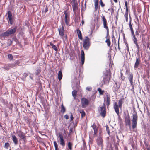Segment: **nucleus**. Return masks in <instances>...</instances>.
<instances>
[{"instance_id":"54","label":"nucleus","mask_w":150,"mask_h":150,"mask_svg":"<svg viewBox=\"0 0 150 150\" xmlns=\"http://www.w3.org/2000/svg\"><path fill=\"white\" fill-rule=\"evenodd\" d=\"M64 117L66 119H68L69 118V116L67 114L64 115Z\"/></svg>"},{"instance_id":"48","label":"nucleus","mask_w":150,"mask_h":150,"mask_svg":"<svg viewBox=\"0 0 150 150\" xmlns=\"http://www.w3.org/2000/svg\"><path fill=\"white\" fill-rule=\"evenodd\" d=\"M91 127H92L93 129L96 128V125L94 123L93 124V125L91 126Z\"/></svg>"},{"instance_id":"50","label":"nucleus","mask_w":150,"mask_h":150,"mask_svg":"<svg viewBox=\"0 0 150 150\" xmlns=\"http://www.w3.org/2000/svg\"><path fill=\"white\" fill-rule=\"evenodd\" d=\"M132 40L134 43L137 42V39L136 38H132Z\"/></svg>"},{"instance_id":"9","label":"nucleus","mask_w":150,"mask_h":150,"mask_svg":"<svg viewBox=\"0 0 150 150\" xmlns=\"http://www.w3.org/2000/svg\"><path fill=\"white\" fill-rule=\"evenodd\" d=\"M100 109H98V110L100 111V115L103 117H104L106 114V108H103L101 107H100Z\"/></svg>"},{"instance_id":"64","label":"nucleus","mask_w":150,"mask_h":150,"mask_svg":"<svg viewBox=\"0 0 150 150\" xmlns=\"http://www.w3.org/2000/svg\"><path fill=\"white\" fill-rule=\"evenodd\" d=\"M135 34L136 35H139V33L137 31H136L135 32Z\"/></svg>"},{"instance_id":"2","label":"nucleus","mask_w":150,"mask_h":150,"mask_svg":"<svg viewBox=\"0 0 150 150\" xmlns=\"http://www.w3.org/2000/svg\"><path fill=\"white\" fill-rule=\"evenodd\" d=\"M103 79L102 82V83H103L104 84H108L111 78V75L110 74L109 72L108 73L107 71H106V73L103 75Z\"/></svg>"},{"instance_id":"35","label":"nucleus","mask_w":150,"mask_h":150,"mask_svg":"<svg viewBox=\"0 0 150 150\" xmlns=\"http://www.w3.org/2000/svg\"><path fill=\"white\" fill-rule=\"evenodd\" d=\"M77 91L76 90H74L72 93V95L73 96H76Z\"/></svg>"},{"instance_id":"52","label":"nucleus","mask_w":150,"mask_h":150,"mask_svg":"<svg viewBox=\"0 0 150 150\" xmlns=\"http://www.w3.org/2000/svg\"><path fill=\"white\" fill-rule=\"evenodd\" d=\"M54 143L55 147V150H56V142L55 141H54Z\"/></svg>"},{"instance_id":"63","label":"nucleus","mask_w":150,"mask_h":150,"mask_svg":"<svg viewBox=\"0 0 150 150\" xmlns=\"http://www.w3.org/2000/svg\"><path fill=\"white\" fill-rule=\"evenodd\" d=\"M74 21H75V23L77 22H78L77 19L76 18H75L74 19Z\"/></svg>"},{"instance_id":"61","label":"nucleus","mask_w":150,"mask_h":150,"mask_svg":"<svg viewBox=\"0 0 150 150\" xmlns=\"http://www.w3.org/2000/svg\"><path fill=\"white\" fill-rule=\"evenodd\" d=\"M129 11V9L128 8H126V12H125L128 13Z\"/></svg>"},{"instance_id":"39","label":"nucleus","mask_w":150,"mask_h":150,"mask_svg":"<svg viewBox=\"0 0 150 150\" xmlns=\"http://www.w3.org/2000/svg\"><path fill=\"white\" fill-rule=\"evenodd\" d=\"M86 90H87L89 91H90L92 90V88L91 87L88 86V87H87L86 88Z\"/></svg>"},{"instance_id":"26","label":"nucleus","mask_w":150,"mask_h":150,"mask_svg":"<svg viewBox=\"0 0 150 150\" xmlns=\"http://www.w3.org/2000/svg\"><path fill=\"white\" fill-rule=\"evenodd\" d=\"M97 90L99 92V94L100 95H103L104 92V90H102V89L100 88H98L97 89Z\"/></svg>"},{"instance_id":"49","label":"nucleus","mask_w":150,"mask_h":150,"mask_svg":"<svg viewBox=\"0 0 150 150\" xmlns=\"http://www.w3.org/2000/svg\"><path fill=\"white\" fill-rule=\"evenodd\" d=\"M134 43L135 44L136 46V47H137V49H139V48H140V47L139 46V45H138V44L137 42Z\"/></svg>"},{"instance_id":"42","label":"nucleus","mask_w":150,"mask_h":150,"mask_svg":"<svg viewBox=\"0 0 150 150\" xmlns=\"http://www.w3.org/2000/svg\"><path fill=\"white\" fill-rule=\"evenodd\" d=\"M139 50L140 48H139V49H137V50L136 52H137V57H140V54H139Z\"/></svg>"},{"instance_id":"1","label":"nucleus","mask_w":150,"mask_h":150,"mask_svg":"<svg viewBox=\"0 0 150 150\" xmlns=\"http://www.w3.org/2000/svg\"><path fill=\"white\" fill-rule=\"evenodd\" d=\"M17 26H15L13 28H9L6 32L1 34V36L3 37H8L11 35L14 34L16 31Z\"/></svg>"},{"instance_id":"46","label":"nucleus","mask_w":150,"mask_h":150,"mask_svg":"<svg viewBox=\"0 0 150 150\" xmlns=\"http://www.w3.org/2000/svg\"><path fill=\"white\" fill-rule=\"evenodd\" d=\"M64 14H65V19L68 18V13H64Z\"/></svg>"},{"instance_id":"13","label":"nucleus","mask_w":150,"mask_h":150,"mask_svg":"<svg viewBox=\"0 0 150 150\" xmlns=\"http://www.w3.org/2000/svg\"><path fill=\"white\" fill-rule=\"evenodd\" d=\"M18 136L23 140H24L25 139V134L21 131H19L18 132Z\"/></svg>"},{"instance_id":"17","label":"nucleus","mask_w":150,"mask_h":150,"mask_svg":"<svg viewBox=\"0 0 150 150\" xmlns=\"http://www.w3.org/2000/svg\"><path fill=\"white\" fill-rule=\"evenodd\" d=\"M72 6L73 11L74 13H75L76 11L78 9V4L77 3H74L72 4Z\"/></svg>"},{"instance_id":"53","label":"nucleus","mask_w":150,"mask_h":150,"mask_svg":"<svg viewBox=\"0 0 150 150\" xmlns=\"http://www.w3.org/2000/svg\"><path fill=\"white\" fill-rule=\"evenodd\" d=\"M130 30L132 35L134 34L133 29H130Z\"/></svg>"},{"instance_id":"31","label":"nucleus","mask_w":150,"mask_h":150,"mask_svg":"<svg viewBox=\"0 0 150 150\" xmlns=\"http://www.w3.org/2000/svg\"><path fill=\"white\" fill-rule=\"evenodd\" d=\"M68 146L69 149L71 150L72 149V144L70 142H69L68 143Z\"/></svg>"},{"instance_id":"8","label":"nucleus","mask_w":150,"mask_h":150,"mask_svg":"<svg viewBox=\"0 0 150 150\" xmlns=\"http://www.w3.org/2000/svg\"><path fill=\"white\" fill-rule=\"evenodd\" d=\"M125 124L126 126L128 125L129 126H130V116L128 113L127 116H126L125 117Z\"/></svg>"},{"instance_id":"4","label":"nucleus","mask_w":150,"mask_h":150,"mask_svg":"<svg viewBox=\"0 0 150 150\" xmlns=\"http://www.w3.org/2000/svg\"><path fill=\"white\" fill-rule=\"evenodd\" d=\"M83 47L85 49L88 50L90 46V39L88 36H86L83 41Z\"/></svg>"},{"instance_id":"51","label":"nucleus","mask_w":150,"mask_h":150,"mask_svg":"<svg viewBox=\"0 0 150 150\" xmlns=\"http://www.w3.org/2000/svg\"><path fill=\"white\" fill-rule=\"evenodd\" d=\"M48 11V8H47V6H46L45 8V10H44L45 13H46V12H47Z\"/></svg>"},{"instance_id":"27","label":"nucleus","mask_w":150,"mask_h":150,"mask_svg":"<svg viewBox=\"0 0 150 150\" xmlns=\"http://www.w3.org/2000/svg\"><path fill=\"white\" fill-rule=\"evenodd\" d=\"M61 112H62V113L63 114L65 112L66 109L63 104L61 105Z\"/></svg>"},{"instance_id":"22","label":"nucleus","mask_w":150,"mask_h":150,"mask_svg":"<svg viewBox=\"0 0 150 150\" xmlns=\"http://www.w3.org/2000/svg\"><path fill=\"white\" fill-rule=\"evenodd\" d=\"M12 140L13 141V142L14 144L16 145H17L18 143V140L16 136L15 135H12Z\"/></svg>"},{"instance_id":"44","label":"nucleus","mask_w":150,"mask_h":150,"mask_svg":"<svg viewBox=\"0 0 150 150\" xmlns=\"http://www.w3.org/2000/svg\"><path fill=\"white\" fill-rule=\"evenodd\" d=\"M69 19L67 18V19H65V22L67 25H68L69 24Z\"/></svg>"},{"instance_id":"18","label":"nucleus","mask_w":150,"mask_h":150,"mask_svg":"<svg viewBox=\"0 0 150 150\" xmlns=\"http://www.w3.org/2000/svg\"><path fill=\"white\" fill-rule=\"evenodd\" d=\"M59 32V34L61 36H63L64 35V28L63 26H62L59 29H58Z\"/></svg>"},{"instance_id":"12","label":"nucleus","mask_w":150,"mask_h":150,"mask_svg":"<svg viewBox=\"0 0 150 150\" xmlns=\"http://www.w3.org/2000/svg\"><path fill=\"white\" fill-rule=\"evenodd\" d=\"M81 103L82 106L87 105L89 103V101L85 98H83L81 99Z\"/></svg>"},{"instance_id":"15","label":"nucleus","mask_w":150,"mask_h":150,"mask_svg":"<svg viewBox=\"0 0 150 150\" xmlns=\"http://www.w3.org/2000/svg\"><path fill=\"white\" fill-rule=\"evenodd\" d=\"M120 88V86L118 85L117 82H115V84L114 85L112 90L114 92H116Z\"/></svg>"},{"instance_id":"10","label":"nucleus","mask_w":150,"mask_h":150,"mask_svg":"<svg viewBox=\"0 0 150 150\" xmlns=\"http://www.w3.org/2000/svg\"><path fill=\"white\" fill-rule=\"evenodd\" d=\"M81 64L83 65L85 62V54L83 50L81 51Z\"/></svg>"},{"instance_id":"7","label":"nucleus","mask_w":150,"mask_h":150,"mask_svg":"<svg viewBox=\"0 0 150 150\" xmlns=\"http://www.w3.org/2000/svg\"><path fill=\"white\" fill-rule=\"evenodd\" d=\"M133 75L132 73H129L128 75V79L129 80L131 86L132 87V89L134 88V85L133 81Z\"/></svg>"},{"instance_id":"62","label":"nucleus","mask_w":150,"mask_h":150,"mask_svg":"<svg viewBox=\"0 0 150 150\" xmlns=\"http://www.w3.org/2000/svg\"><path fill=\"white\" fill-rule=\"evenodd\" d=\"M135 15L136 18L137 19L138 22H139V19H138V16L137 15H136L135 14Z\"/></svg>"},{"instance_id":"59","label":"nucleus","mask_w":150,"mask_h":150,"mask_svg":"<svg viewBox=\"0 0 150 150\" xmlns=\"http://www.w3.org/2000/svg\"><path fill=\"white\" fill-rule=\"evenodd\" d=\"M100 107L103 108H106V105L105 103H103V106Z\"/></svg>"},{"instance_id":"29","label":"nucleus","mask_w":150,"mask_h":150,"mask_svg":"<svg viewBox=\"0 0 150 150\" xmlns=\"http://www.w3.org/2000/svg\"><path fill=\"white\" fill-rule=\"evenodd\" d=\"M118 106L120 108H121L122 107V100L121 99L119 100L118 101Z\"/></svg>"},{"instance_id":"58","label":"nucleus","mask_w":150,"mask_h":150,"mask_svg":"<svg viewBox=\"0 0 150 150\" xmlns=\"http://www.w3.org/2000/svg\"><path fill=\"white\" fill-rule=\"evenodd\" d=\"M14 64H15V65L17 64V65H19V62H18L17 61H15V63H14Z\"/></svg>"},{"instance_id":"36","label":"nucleus","mask_w":150,"mask_h":150,"mask_svg":"<svg viewBox=\"0 0 150 150\" xmlns=\"http://www.w3.org/2000/svg\"><path fill=\"white\" fill-rule=\"evenodd\" d=\"M10 146L9 144V143L7 142L5 144L4 147L7 149H8V147Z\"/></svg>"},{"instance_id":"38","label":"nucleus","mask_w":150,"mask_h":150,"mask_svg":"<svg viewBox=\"0 0 150 150\" xmlns=\"http://www.w3.org/2000/svg\"><path fill=\"white\" fill-rule=\"evenodd\" d=\"M9 64V65L10 66V68H13L14 67H16L15 64L14 63L10 64Z\"/></svg>"},{"instance_id":"37","label":"nucleus","mask_w":150,"mask_h":150,"mask_svg":"<svg viewBox=\"0 0 150 150\" xmlns=\"http://www.w3.org/2000/svg\"><path fill=\"white\" fill-rule=\"evenodd\" d=\"M8 57L10 60H12L13 59V57L11 54H8Z\"/></svg>"},{"instance_id":"6","label":"nucleus","mask_w":150,"mask_h":150,"mask_svg":"<svg viewBox=\"0 0 150 150\" xmlns=\"http://www.w3.org/2000/svg\"><path fill=\"white\" fill-rule=\"evenodd\" d=\"M59 136L60 140V144L63 146L65 145V142L64 139L62 135L60 133L59 134Z\"/></svg>"},{"instance_id":"41","label":"nucleus","mask_w":150,"mask_h":150,"mask_svg":"<svg viewBox=\"0 0 150 150\" xmlns=\"http://www.w3.org/2000/svg\"><path fill=\"white\" fill-rule=\"evenodd\" d=\"M105 28L106 29V30H107V35H106V36L105 37L106 38H107L108 37V36L109 35V29H108V27H107V28Z\"/></svg>"},{"instance_id":"60","label":"nucleus","mask_w":150,"mask_h":150,"mask_svg":"<svg viewBox=\"0 0 150 150\" xmlns=\"http://www.w3.org/2000/svg\"><path fill=\"white\" fill-rule=\"evenodd\" d=\"M124 42H125V44L126 45L127 48H129V47H128V43H127L126 42H125V41H124Z\"/></svg>"},{"instance_id":"34","label":"nucleus","mask_w":150,"mask_h":150,"mask_svg":"<svg viewBox=\"0 0 150 150\" xmlns=\"http://www.w3.org/2000/svg\"><path fill=\"white\" fill-rule=\"evenodd\" d=\"M129 19H130V20H129V27L130 30V29H133V28L132 27V24L131 23V16L130 15H129Z\"/></svg>"},{"instance_id":"28","label":"nucleus","mask_w":150,"mask_h":150,"mask_svg":"<svg viewBox=\"0 0 150 150\" xmlns=\"http://www.w3.org/2000/svg\"><path fill=\"white\" fill-rule=\"evenodd\" d=\"M105 42L107 43L108 46L110 47L111 42L109 39L107 38L105 41Z\"/></svg>"},{"instance_id":"16","label":"nucleus","mask_w":150,"mask_h":150,"mask_svg":"<svg viewBox=\"0 0 150 150\" xmlns=\"http://www.w3.org/2000/svg\"><path fill=\"white\" fill-rule=\"evenodd\" d=\"M97 144L98 146L101 145L103 143V140L100 136H99L96 140Z\"/></svg>"},{"instance_id":"57","label":"nucleus","mask_w":150,"mask_h":150,"mask_svg":"<svg viewBox=\"0 0 150 150\" xmlns=\"http://www.w3.org/2000/svg\"><path fill=\"white\" fill-rule=\"evenodd\" d=\"M69 133H71L73 131V129L72 128H71L69 129Z\"/></svg>"},{"instance_id":"55","label":"nucleus","mask_w":150,"mask_h":150,"mask_svg":"<svg viewBox=\"0 0 150 150\" xmlns=\"http://www.w3.org/2000/svg\"><path fill=\"white\" fill-rule=\"evenodd\" d=\"M125 6L126 8H128V3L126 1L125 2Z\"/></svg>"},{"instance_id":"40","label":"nucleus","mask_w":150,"mask_h":150,"mask_svg":"<svg viewBox=\"0 0 150 150\" xmlns=\"http://www.w3.org/2000/svg\"><path fill=\"white\" fill-rule=\"evenodd\" d=\"M100 3L102 7H103L105 6V4L103 2L102 0H100Z\"/></svg>"},{"instance_id":"14","label":"nucleus","mask_w":150,"mask_h":150,"mask_svg":"<svg viewBox=\"0 0 150 150\" xmlns=\"http://www.w3.org/2000/svg\"><path fill=\"white\" fill-rule=\"evenodd\" d=\"M8 19L9 20V22L12 25L13 24V19L12 17V14L11 12L10 11H8Z\"/></svg>"},{"instance_id":"24","label":"nucleus","mask_w":150,"mask_h":150,"mask_svg":"<svg viewBox=\"0 0 150 150\" xmlns=\"http://www.w3.org/2000/svg\"><path fill=\"white\" fill-rule=\"evenodd\" d=\"M107 97V100H106V102L107 103V105L109 106V105L110 104V97L108 96V95H106Z\"/></svg>"},{"instance_id":"23","label":"nucleus","mask_w":150,"mask_h":150,"mask_svg":"<svg viewBox=\"0 0 150 150\" xmlns=\"http://www.w3.org/2000/svg\"><path fill=\"white\" fill-rule=\"evenodd\" d=\"M95 3V8L96 11L98 8V0H94Z\"/></svg>"},{"instance_id":"56","label":"nucleus","mask_w":150,"mask_h":150,"mask_svg":"<svg viewBox=\"0 0 150 150\" xmlns=\"http://www.w3.org/2000/svg\"><path fill=\"white\" fill-rule=\"evenodd\" d=\"M83 1H84V0H83L81 2V7H82L81 11H82L83 10Z\"/></svg>"},{"instance_id":"43","label":"nucleus","mask_w":150,"mask_h":150,"mask_svg":"<svg viewBox=\"0 0 150 150\" xmlns=\"http://www.w3.org/2000/svg\"><path fill=\"white\" fill-rule=\"evenodd\" d=\"M94 130V134L96 135L97 134V132L98 129L96 128L93 129Z\"/></svg>"},{"instance_id":"11","label":"nucleus","mask_w":150,"mask_h":150,"mask_svg":"<svg viewBox=\"0 0 150 150\" xmlns=\"http://www.w3.org/2000/svg\"><path fill=\"white\" fill-rule=\"evenodd\" d=\"M141 62L140 57H137L136 58V60L134 65V68H138L139 65Z\"/></svg>"},{"instance_id":"3","label":"nucleus","mask_w":150,"mask_h":150,"mask_svg":"<svg viewBox=\"0 0 150 150\" xmlns=\"http://www.w3.org/2000/svg\"><path fill=\"white\" fill-rule=\"evenodd\" d=\"M134 110V114H133L132 115V126L133 129H134L136 127L138 118L137 112L135 110Z\"/></svg>"},{"instance_id":"21","label":"nucleus","mask_w":150,"mask_h":150,"mask_svg":"<svg viewBox=\"0 0 150 150\" xmlns=\"http://www.w3.org/2000/svg\"><path fill=\"white\" fill-rule=\"evenodd\" d=\"M63 76V75L62 73V70L61 69L58 72V78L60 81L62 79Z\"/></svg>"},{"instance_id":"30","label":"nucleus","mask_w":150,"mask_h":150,"mask_svg":"<svg viewBox=\"0 0 150 150\" xmlns=\"http://www.w3.org/2000/svg\"><path fill=\"white\" fill-rule=\"evenodd\" d=\"M81 113V118H83L86 115V113L83 110H82L80 112Z\"/></svg>"},{"instance_id":"20","label":"nucleus","mask_w":150,"mask_h":150,"mask_svg":"<svg viewBox=\"0 0 150 150\" xmlns=\"http://www.w3.org/2000/svg\"><path fill=\"white\" fill-rule=\"evenodd\" d=\"M102 19L103 21V25L104 28H107V27H108V26H107V20L104 16H103L102 17Z\"/></svg>"},{"instance_id":"33","label":"nucleus","mask_w":150,"mask_h":150,"mask_svg":"<svg viewBox=\"0 0 150 150\" xmlns=\"http://www.w3.org/2000/svg\"><path fill=\"white\" fill-rule=\"evenodd\" d=\"M106 130L108 134L110 136V132L109 127L107 125H106Z\"/></svg>"},{"instance_id":"32","label":"nucleus","mask_w":150,"mask_h":150,"mask_svg":"<svg viewBox=\"0 0 150 150\" xmlns=\"http://www.w3.org/2000/svg\"><path fill=\"white\" fill-rule=\"evenodd\" d=\"M50 45L52 46V48H53L55 51H56V47L55 45H54L52 43H50Z\"/></svg>"},{"instance_id":"5","label":"nucleus","mask_w":150,"mask_h":150,"mask_svg":"<svg viewBox=\"0 0 150 150\" xmlns=\"http://www.w3.org/2000/svg\"><path fill=\"white\" fill-rule=\"evenodd\" d=\"M119 108L120 107L118 106V105L117 104V103L116 102H114V108L115 112L117 114L118 117H119Z\"/></svg>"},{"instance_id":"19","label":"nucleus","mask_w":150,"mask_h":150,"mask_svg":"<svg viewBox=\"0 0 150 150\" xmlns=\"http://www.w3.org/2000/svg\"><path fill=\"white\" fill-rule=\"evenodd\" d=\"M76 31L78 38L81 40H82L83 39V38L81 31L79 28H78L76 30Z\"/></svg>"},{"instance_id":"47","label":"nucleus","mask_w":150,"mask_h":150,"mask_svg":"<svg viewBox=\"0 0 150 150\" xmlns=\"http://www.w3.org/2000/svg\"><path fill=\"white\" fill-rule=\"evenodd\" d=\"M115 150H118V146L117 144H115L114 145Z\"/></svg>"},{"instance_id":"45","label":"nucleus","mask_w":150,"mask_h":150,"mask_svg":"<svg viewBox=\"0 0 150 150\" xmlns=\"http://www.w3.org/2000/svg\"><path fill=\"white\" fill-rule=\"evenodd\" d=\"M71 116H70V121H72L73 120L74 117H73V115L72 114V113L71 112Z\"/></svg>"},{"instance_id":"25","label":"nucleus","mask_w":150,"mask_h":150,"mask_svg":"<svg viewBox=\"0 0 150 150\" xmlns=\"http://www.w3.org/2000/svg\"><path fill=\"white\" fill-rule=\"evenodd\" d=\"M2 68L6 69V70H8L10 69V66L9 64H6Z\"/></svg>"}]
</instances>
